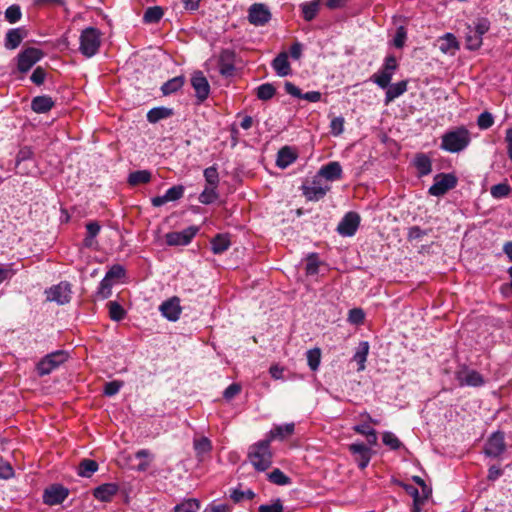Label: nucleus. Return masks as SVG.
I'll return each mask as SVG.
<instances>
[{"label": "nucleus", "instance_id": "nucleus-1", "mask_svg": "<svg viewBox=\"0 0 512 512\" xmlns=\"http://www.w3.org/2000/svg\"><path fill=\"white\" fill-rule=\"evenodd\" d=\"M470 142L469 130L465 126H459L441 136L440 148L450 153H459L465 150Z\"/></svg>", "mask_w": 512, "mask_h": 512}, {"label": "nucleus", "instance_id": "nucleus-2", "mask_svg": "<svg viewBox=\"0 0 512 512\" xmlns=\"http://www.w3.org/2000/svg\"><path fill=\"white\" fill-rule=\"evenodd\" d=\"M248 458L255 470L266 471L272 465L273 458L269 440L263 439L251 445Z\"/></svg>", "mask_w": 512, "mask_h": 512}, {"label": "nucleus", "instance_id": "nucleus-3", "mask_svg": "<svg viewBox=\"0 0 512 512\" xmlns=\"http://www.w3.org/2000/svg\"><path fill=\"white\" fill-rule=\"evenodd\" d=\"M101 44V32L95 27H88L81 32L80 35V52L90 58L94 56Z\"/></svg>", "mask_w": 512, "mask_h": 512}, {"label": "nucleus", "instance_id": "nucleus-4", "mask_svg": "<svg viewBox=\"0 0 512 512\" xmlns=\"http://www.w3.org/2000/svg\"><path fill=\"white\" fill-rule=\"evenodd\" d=\"M68 359L67 352L57 350L44 356L36 365V371L39 376L49 375Z\"/></svg>", "mask_w": 512, "mask_h": 512}, {"label": "nucleus", "instance_id": "nucleus-5", "mask_svg": "<svg viewBox=\"0 0 512 512\" xmlns=\"http://www.w3.org/2000/svg\"><path fill=\"white\" fill-rule=\"evenodd\" d=\"M458 178L453 173H438L434 176V184L430 186L428 193L431 196L440 197L457 186Z\"/></svg>", "mask_w": 512, "mask_h": 512}, {"label": "nucleus", "instance_id": "nucleus-6", "mask_svg": "<svg viewBox=\"0 0 512 512\" xmlns=\"http://www.w3.org/2000/svg\"><path fill=\"white\" fill-rule=\"evenodd\" d=\"M506 450L505 434L502 431L492 433L484 446V454L488 457L498 458Z\"/></svg>", "mask_w": 512, "mask_h": 512}, {"label": "nucleus", "instance_id": "nucleus-7", "mask_svg": "<svg viewBox=\"0 0 512 512\" xmlns=\"http://www.w3.org/2000/svg\"><path fill=\"white\" fill-rule=\"evenodd\" d=\"M42 57L43 52L40 49L34 47L26 48L17 56V68L21 73H26Z\"/></svg>", "mask_w": 512, "mask_h": 512}, {"label": "nucleus", "instance_id": "nucleus-8", "mask_svg": "<svg viewBox=\"0 0 512 512\" xmlns=\"http://www.w3.org/2000/svg\"><path fill=\"white\" fill-rule=\"evenodd\" d=\"M71 293V284L67 281H62L46 290V298L48 301L64 305L70 302Z\"/></svg>", "mask_w": 512, "mask_h": 512}, {"label": "nucleus", "instance_id": "nucleus-9", "mask_svg": "<svg viewBox=\"0 0 512 512\" xmlns=\"http://www.w3.org/2000/svg\"><path fill=\"white\" fill-rule=\"evenodd\" d=\"M198 232V228L190 226L182 231L169 232L165 235L166 243L169 246L188 245Z\"/></svg>", "mask_w": 512, "mask_h": 512}, {"label": "nucleus", "instance_id": "nucleus-10", "mask_svg": "<svg viewBox=\"0 0 512 512\" xmlns=\"http://www.w3.org/2000/svg\"><path fill=\"white\" fill-rule=\"evenodd\" d=\"M301 190L308 201H319L325 197L330 190V186H322L321 180L316 176L311 184L302 185Z\"/></svg>", "mask_w": 512, "mask_h": 512}, {"label": "nucleus", "instance_id": "nucleus-11", "mask_svg": "<svg viewBox=\"0 0 512 512\" xmlns=\"http://www.w3.org/2000/svg\"><path fill=\"white\" fill-rule=\"evenodd\" d=\"M191 85L198 102H204L210 94V84L202 71L198 70L192 74Z\"/></svg>", "mask_w": 512, "mask_h": 512}, {"label": "nucleus", "instance_id": "nucleus-12", "mask_svg": "<svg viewBox=\"0 0 512 512\" xmlns=\"http://www.w3.org/2000/svg\"><path fill=\"white\" fill-rule=\"evenodd\" d=\"M456 379L460 386L480 387L485 383L483 376L478 371L470 370L467 367L456 372Z\"/></svg>", "mask_w": 512, "mask_h": 512}, {"label": "nucleus", "instance_id": "nucleus-13", "mask_svg": "<svg viewBox=\"0 0 512 512\" xmlns=\"http://www.w3.org/2000/svg\"><path fill=\"white\" fill-rule=\"evenodd\" d=\"M360 224V216L356 212H348L337 226V232L342 236H353Z\"/></svg>", "mask_w": 512, "mask_h": 512}, {"label": "nucleus", "instance_id": "nucleus-14", "mask_svg": "<svg viewBox=\"0 0 512 512\" xmlns=\"http://www.w3.org/2000/svg\"><path fill=\"white\" fill-rule=\"evenodd\" d=\"M271 19V13L264 4L255 3L249 8L248 20L255 26H263Z\"/></svg>", "mask_w": 512, "mask_h": 512}, {"label": "nucleus", "instance_id": "nucleus-15", "mask_svg": "<svg viewBox=\"0 0 512 512\" xmlns=\"http://www.w3.org/2000/svg\"><path fill=\"white\" fill-rule=\"evenodd\" d=\"M69 491L62 485H52L45 489L43 502L49 506L61 504L67 497Z\"/></svg>", "mask_w": 512, "mask_h": 512}, {"label": "nucleus", "instance_id": "nucleus-16", "mask_svg": "<svg viewBox=\"0 0 512 512\" xmlns=\"http://www.w3.org/2000/svg\"><path fill=\"white\" fill-rule=\"evenodd\" d=\"M218 67L222 76H233L235 73V52L229 49L222 50L218 59Z\"/></svg>", "mask_w": 512, "mask_h": 512}, {"label": "nucleus", "instance_id": "nucleus-17", "mask_svg": "<svg viewBox=\"0 0 512 512\" xmlns=\"http://www.w3.org/2000/svg\"><path fill=\"white\" fill-rule=\"evenodd\" d=\"M349 451L355 455L358 467L365 469L372 457V450L364 443H353L349 446Z\"/></svg>", "mask_w": 512, "mask_h": 512}, {"label": "nucleus", "instance_id": "nucleus-18", "mask_svg": "<svg viewBox=\"0 0 512 512\" xmlns=\"http://www.w3.org/2000/svg\"><path fill=\"white\" fill-rule=\"evenodd\" d=\"M185 188L183 185H175L169 188L162 196H156L151 199L154 207H160L167 202L177 201L184 195Z\"/></svg>", "mask_w": 512, "mask_h": 512}, {"label": "nucleus", "instance_id": "nucleus-19", "mask_svg": "<svg viewBox=\"0 0 512 512\" xmlns=\"http://www.w3.org/2000/svg\"><path fill=\"white\" fill-rule=\"evenodd\" d=\"M159 310L161 311L162 315L169 321H177L182 311L179 298L172 297L164 301L160 305Z\"/></svg>", "mask_w": 512, "mask_h": 512}, {"label": "nucleus", "instance_id": "nucleus-20", "mask_svg": "<svg viewBox=\"0 0 512 512\" xmlns=\"http://www.w3.org/2000/svg\"><path fill=\"white\" fill-rule=\"evenodd\" d=\"M294 430V423L276 425L266 434L265 440H269L270 444L273 440L283 441L284 439L290 437L294 433Z\"/></svg>", "mask_w": 512, "mask_h": 512}, {"label": "nucleus", "instance_id": "nucleus-21", "mask_svg": "<svg viewBox=\"0 0 512 512\" xmlns=\"http://www.w3.org/2000/svg\"><path fill=\"white\" fill-rule=\"evenodd\" d=\"M119 485L116 483H104L93 490V496L101 502H110L118 493Z\"/></svg>", "mask_w": 512, "mask_h": 512}, {"label": "nucleus", "instance_id": "nucleus-22", "mask_svg": "<svg viewBox=\"0 0 512 512\" xmlns=\"http://www.w3.org/2000/svg\"><path fill=\"white\" fill-rule=\"evenodd\" d=\"M439 49L444 54L455 55L460 49V44L452 33H446L438 38Z\"/></svg>", "mask_w": 512, "mask_h": 512}, {"label": "nucleus", "instance_id": "nucleus-23", "mask_svg": "<svg viewBox=\"0 0 512 512\" xmlns=\"http://www.w3.org/2000/svg\"><path fill=\"white\" fill-rule=\"evenodd\" d=\"M317 176L318 178H325L328 181L339 180L342 177V167L337 161L329 162L320 168Z\"/></svg>", "mask_w": 512, "mask_h": 512}, {"label": "nucleus", "instance_id": "nucleus-24", "mask_svg": "<svg viewBox=\"0 0 512 512\" xmlns=\"http://www.w3.org/2000/svg\"><path fill=\"white\" fill-rule=\"evenodd\" d=\"M26 34V30L22 27L9 29L5 35V48L9 50L16 49L26 37Z\"/></svg>", "mask_w": 512, "mask_h": 512}, {"label": "nucleus", "instance_id": "nucleus-25", "mask_svg": "<svg viewBox=\"0 0 512 512\" xmlns=\"http://www.w3.org/2000/svg\"><path fill=\"white\" fill-rule=\"evenodd\" d=\"M288 53H279L272 61V68L278 76L284 77L291 74V66L288 60Z\"/></svg>", "mask_w": 512, "mask_h": 512}, {"label": "nucleus", "instance_id": "nucleus-26", "mask_svg": "<svg viewBox=\"0 0 512 512\" xmlns=\"http://www.w3.org/2000/svg\"><path fill=\"white\" fill-rule=\"evenodd\" d=\"M54 105L53 99L48 95L36 96L31 101V109L38 114L49 112Z\"/></svg>", "mask_w": 512, "mask_h": 512}, {"label": "nucleus", "instance_id": "nucleus-27", "mask_svg": "<svg viewBox=\"0 0 512 512\" xmlns=\"http://www.w3.org/2000/svg\"><path fill=\"white\" fill-rule=\"evenodd\" d=\"M297 159L296 152L289 146L282 147L277 153L276 165L285 169Z\"/></svg>", "mask_w": 512, "mask_h": 512}, {"label": "nucleus", "instance_id": "nucleus-28", "mask_svg": "<svg viewBox=\"0 0 512 512\" xmlns=\"http://www.w3.org/2000/svg\"><path fill=\"white\" fill-rule=\"evenodd\" d=\"M210 244L214 254H222L231 246L230 235L228 233L217 234L211 239Z\"/></svg>", "mask_w": 512, "mask_h": 512}, {"label": "nucleus", "instance_id": "nucleus-29", "mask_svg": "<svg viewBox=\"0 0 512 512\" xmlns=\"http://www.w3.org/2000/svg\"><path fill=\"white\" fill-rule=\"evenodd\" d=\"M407 86V80H402L394 84H389V86L386 88L387 90L385 93V104L388 105L394 99L404 94L407 91Z\"/></svg>", "mask_w": 512, "mask_h": 512}, {"label": "nucleus", "instance_id": "nucleus-30", "mask_svg": "<svg viewBox=\"0 0 512 512\" xmlns=\"http://www.w3.org/2000/svg\"><path fill=\"white\" fill-rule=\"evenodd\" d=\"M174 115V110L172 108L160 106L154 107L147 112V120L149 123L155 124L160 120L167 119Z\"/></svg>", "mask_w": 512, "mask_h": 512}, {"label": "nucleus", "instance_id": "nucleus-31", "mask_svg": "<svg viewBox=\"0 0 512 512\" xmlns=\"http://www.w3.org/2000/svg\"><path fill=\"white\" fill-rule=\"evenodd\" d=\"M395 71L396 70L393 68L383 65L382 69L372 76V81L376 83L380 88L386 89L389 86Z\"/></svg>", "mask_w": 512, "mask_h": 512}, {"label": "nucleus", "instance_id": "nucleus-32", "mask_svg": "<svg viewBox=\"0 0 512 512\" xmlns=\"http://www.w3.org/2000/svg\"><path fill=\"white\" fill-rule=\"evenodd\" d=\"M184 83L185 77L183 75H179L163 83L160 89L164 96H168L179 91L183 87Z\"/></svg>", "mask_w": 512, "mask_h": 512}, {"label": "nucleus", "instance_id": "nucleus-33", "mask_svg": "<svg viewBox=\"0 0 512 512\" xmlns=\"http://www.w3.org/2000/svg\"><path fill=\"white\" fill-rule=\"evenodd\" d=\"M321 6V0H312L300 5L302 16L305 21H312L318 14Z\"/></svg>", "mask_w": 512, "mask_h": 512}, {"label": "nucleus", "instance_id": "nucleus-34", "mask_svg": "<svg viewBox=\"0 0 512 512\" xmlns=\"http://www.w3.org/2000/svg\"><path fill=\"white\" fill-rule=\"evenodd\" d=\"M414 165L418 171L419 176H426L432 171L431 159L424 153L416 155Z\"/></svg>", "mask_w": 512, "mask_h": 512}, {"label": "nucleus", "instance_id": "nucleus-35", "mask_svg": "<svg viewBox=\"0 0 512 512\" xmlns=\"http://www.w3.org/2000/svg\"><path fill=\"white\" fill-rule=\"evenodd\" d=\"M369 353V343L367 341L360 342L353 356V360L358 364V371L365 369V362Z\"/></svg>", "mask_w": 512, "mask_h": 512}, {"label": "nucleus", "instance_id": "nucleus-36", "mask_svg": "<svg viewBox=\"0 0 512 512\" xmlns=\"http://www.w3.org/2000/svg\"><path fill=\"white\" fill-rule=\"evenodd\" d=\"M164 15V9L161 6L148 7L143 15V22L145 24L159 23Z\"/></svg>", "mask_w": 512, "mask_h": 512}, {"label": "nucleus", "instance_id": "nucleus-37", "mask_svg": "<svg viewBox=\"0 0 512 512\" xmlns=\"http://www.w3.org/2000/svg\"><path fill=\"white\" fill-rule=\"evenodd\" d=\"M98 470V463L92 459H83L78 466V474L82 477H90Z\"/></svg>", "mask_w": 512, "mask_h": 512}, {"label": "nucleus", "instance_id": "nucleus-38", "mask_svg": "<svg viewBox=\"0 0 512 512\" xmlns=\"http://www.w3.org/2000/svg\"><path fill=\"white\" fill-rule=\"evenodd\" d=\"M151 173L148 170H138L129 174L128 183L132 186L148 183Z\"/></svg>", "mask_w": 512, "mask_h": 512}, {"label": "nucleus", "instance_id": "nucleus-39", "mask_svg": "<svg viewBox=\"0 0 512 512\" xmlns=\"http://www.w3.org/2000/svg\"><path fill=\"white\" fill-rule=\"evenodd\" d=\"M469 31L466 34V48L471 51L478 50L482 45V37H480L471 27H468Z\"/></svg>", "mask_w": 512, "mask_h": 512}, {"label": "nucleus", "instance_id": "nucleus-40", "mask_svg": "<svg viewBox=\"0 0 512 512\" xmlns=\"http://www.w3.org/2000/svg\"><path fill=\"white\" fill-rule=\"evenodd\" d=\"M107 307L111 320L119 322L124 319L126 311L118 302L110 301L107 303Z\"/></svg>", "mask_w": 512, "mask_h": 512}, {"label": "nucleus", "instance_id": "nucleus-41", "mask_svg": "<svg viewBox=\"0 0 512 512\" xmlns=\"http://www.w3.org/2000/svg\"><path fill=\"white\" fill-rule=\"evenodd\" d=\"M268 480L276 485L284 486L291 483V478L285 475L280 469L276 468L268 475Z\"/></svg>", "mask_w": 512, "mask_h": 512}, {"label": "nucleus", "instance_id": "nucleus-42", "mask_svg": "<svg viewBox=\"0 0 512 512\" xmlns=\"http://www.w3.org/2000/svg\"><path fill=\"white\" fill-rule=\"evenodd\" d=\"M307 363L312 371L318 370L321 363V350L320 348H313L307 351Z\"/></svg>", "mask_w": 512, "mask_h": 512}, {"label": "nucleus", "instance_id": "nucleus-43", "mask_svg": "<svg viewBox=\"0 0 512 512\" xmlns=\"http://www.w3.org/2000/svg\"><path fill=\"white\" fill-rule=\"evenodd\" d=\"M512 189L506 182L493 185L490 188V194L495 199H502L507 197L511 193Z\"/></svg>", "mask_w": 512, "mask_h": 512}, {"label": "nucleus", "instance_id": "nucleus-44", "mask_svg": "<svg viewBox=\"0 0 512 512\" xmlns=\"http://www.w3.org/2000/svg\"><path fill=\"white\" fill-rule=\"evenodd\" d=\"M112 286V281L104 276L97 289L96 297L101 300L109 298L112 294Z\"/></svg>", "mask_w": 512, "mask_h": 512}, {"label": "nucleus", "instance_id": "nucleus-45", "mask_svg": "<svg viewBox=\"0 0 512 512\" xmlns=\"http://www.w3.org/2000/svg\"><path fill=\"white\" fill-rule=\"evenodd\" d=\"M276 93L275 87L270 83L260 85L256 90L258 99L267 101L270 100Z\"/></svg>", "mask_w": 512, "mask_h": 512}, {"label": "nucleus", "instance_id": "nucleus-46", "mask_svg": "<svg viewBox=\"0 0 512 512\" xmlns=\"http://www.w3.org/2000/svg\"><path fill=\"white\" fill-rule=\"evenodd\" d=\"M200 504L196 499H188L174 507V512H198Z\"/></svg>", "mask_w": 512, "mask_h": 512}, {"label": "nucleus", "instance_id": "nucleus-47", "mask_svg": "<svg viewBox=\"0 0 512 512\" xmlns=\"http://www.w3.org/2000/svg\"><path fill=\"white\" fill-rule=\"evenodd\" d=\"M384 445L388 446L391 450H398L402 447V442L392 432L386 431L382 435Z\"/></svg>", "mask_w": 512, "mask_h": 512}, {"label": "nucleus", "instance_id": "nucleus-48", "mask_svg": "<svg viewBox=\"0 0 512 512\" xmlns=\"http://www.w3.org/2000/svg\"><path fill=\"white\" fill-rule=\"evenodd\" d=\"M21 17V8L17 4L9 6L5 11V19L11 24L18 22L21 19Z\"/></svg>", "mask_w": 512, "mask_h": 512}, {"label": "nucleus", "instance_id": "nucleus-49", "mask_svg": "<svg viewBox=\"0 0 512 512\" xmlns=\"http://www.w3.org/2000/svg\"><path fill=\"white\" fill-rule=\"evenodd\" d=\"M216 187H206L199 195V201L202 204H211L213 203L217 198L218 194L216 192Z\"/></svg>", "mask_w": 512, "mask_h": 512}, {"label": "nucleus", "instance_id": "nucleus-50", "mask_svg": "<svg viewBox=\"0 0 512 512\" xmlns=\"http://www.w3.org/2000/svg\"><path fill=\"white\" fill-rule=\"evenodd\" d=\"M204 177L207 184L210 187H218L219 184V174L218 170L215 166H210L204 170Z\"/></svg>", "mask_w": 512, "mask_h": 512}, {"label": "nucleus", "instance_id": "nucleus-51", "mask_svg": "<svg viewBox=\"0 0 512 512\" xmlns=\"http://www.w3.org/2000/svg\"><path fill=\"white\" fill-rule=\"evenodd\" d=\"M255 497V493L248 489L246 491H242L239 489H233L230 493V498L235 502L239 503L244 499L252 500Z\"/></svg>", "mask_w": 512, "mask_h": 512}, {"label": "nucleus", "instance_id": "nucleus-52", "mask_svg": "<svg viewBox=\"0 0 512 512\" xmlns=\"http://www.w3.org/2000/svg\"><path fill=\"white\" fill-rule=\"evenodd\" d=\"M194 449L198 455L208 453L212 449L211 441L207 437L195 439L194 440Z\"/></svg>", "mask_w": 512, "mask_h": 512}, {"label": "nucleus", "instance_id": "nucleus-53", "mask_svg": "<svg viewBox=\"0 0 512 512\" xmlns=\"http://www.w3.org/2000/svg\"><path fill=\"white\" fill-rule=\"evenodd\" d=\"M319 261L317 254L313 253L307 257L305 271L307 275H315L318 273Z\"/></svg>", "mask_w": 512, "mask_h": 512}, {"label": "nucleus", "instance_id": "nucleus-54", "mask_svg": "<svg viewBox=\"0 0 512 512\" xmlns=\"http://www.w3.org/2000/svg\"><path fill=\"white\" fill-rule=\"evenodd\" d=\"M407 39V31L404 26H399L396 30L395 36L393 38V45L401 49L405 45V41Z\"/></svg>", "mask_w": 512, "mask_h": 512}, {"label": "nucleus", "instance_id": "nucleus-55", "mask_svg": "<svg viewBox=\"0 0 512 512\" xmlns=\"http://www.w3.org/2000/svg\"><path fill=\"white\" fill-rule=\"evenodd\" d=\"M494 123V118L490 112H483L478 116L477 125L480 129L486 130Z\"/></svg>", "mask_w": 512, "mask_h": 512}, {"label": "nucleus", "instance_id": "nucleus-56", "mask_svg": "<svg viewBox=\"0 0 512 512\" xmlns=\"http://www.w3.org/2000/svg\"><path fill=\"white\" fill-rule=\"evenodd\" d=\"M345 120L342 116L334 117L330 123V132L334 136H339L344 131Z\"/></svg>", "mask_w": 512, "mask_h": 512}, {"label": "nucleus", "instance_id": "nucleus-57", "mask_svg": "<svg viewBox=\"0 0 512 512\" xmlns=\"http://www.w3.org/2000/svg\"><path fill=\"white\" fill-rule=\"evenodd\" d=\"M125 276V269L119 264L113 265L105 274V277L112 281V279H121Z\"/></svg>", "mask_w": 512, "mask_h": 512}, {"label": "nucleus", "instance_id": "nucleus-58", "mask_svg": "<svg viewBox=\"0 0 512 512\" xmlns=\"http://www.w3.org/2000/svg\"><path fill=\"white\" fill-rule=\"evenodd\" d=\"M122 386H123L122 381L114 380V381L107 382L105 384L104 390H103L104 395L114 396L119 392V390L121 389Z\"/></svg>", "mask_w": 512, "mask_h": 512}, {"label": "nucleus", "instance_id": "nucleus-59", "mask_svg": "<svg viewBox=\"0 0 512 512\" xmlns=\"http://www.w3.org/2000/svg\"><path fill=\"white\" fill-rule=\"evenodd\" d=\"M258 512H283L282 501L280 499H276L272 504L260 505Z\"/></svg>", "mask_w": 512, "mask_h": 512}, {"label": "nucleus", "instance_id": "nucleus-60", "mask_svg": "<svg viewBox=\"0 0 512 512\" xmlns=\"http://www.w3.org/2000/svg\"><path fill=\"white\" fill-rule=\"evenodd\" d=\"M46 75V70L41 66H38L34 69L30 79L35 85L40 86L44 83Z\"/></svg>", "mask_w": 512, "mask_h": 512}, {"label": "nucleus", "instance_id": "nucleus-61", "mask_svg": "<svg viewBox=\"0 0 512 512\" xmlns=\"http://www.w3.org/2000/svg\"><path fill=\"white\" fill-rule=\"evenodd\" d=\"M34 155L33 150L29 146L22 147L16 156V165L19 166L21 162L30 160Z\"/></svg>", "mask_w": 512, "mask_h": 512}, {"label": "nucleus", "instance_id": "nucleus-62", "mask_svg": "<svg viewBox=\"0 0 512 512\" xmlns=\"http://www.w3.org/2000/svg\"><path fill=\"white\" fill-rule=\"evenodd\" d=\"M365 319V314L360 308H353L349 311L348 320L353 324H361Z\"/></svg>", "mask_w": 512, "mask_h": 512}, {"label": "nucleus", "instance_id": "nucleus-63", "mask_svg": "<svg viewBox=\"0 0 512 512\" xmlns=\"http://www.w3.org/2000/svg\"><path fill=\"white\" fill-rule=\"evenodd\" d=\"M241 385L238 383L230 384L223 392V397L226 400H231L241 392Z\"/></svg>", "mask_w": 512, "mask_h": 512}, {"label": "nucleus", "instance_id": "nucleus-64", "mask_svg": "<svg viewBox=\"0 0 512 512\" xmlns=\"http://www.w3.org/2000/svg\"><path fill=\"white\" fill-rule=\"evenodd\" d=\"M490 29V22L487 18L478 19L475 28L473 29L480 37Z\"/></svg>", "mask_w": 512, "mask_h": 512}]
</instances>
